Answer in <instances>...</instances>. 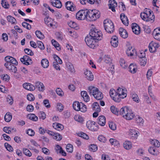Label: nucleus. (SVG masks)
Here are the masks:
<instances>
[{"label": "nucleus", "instance_id": "f257e3e1", "mask_svg": "<svg viewBox=\"0 0 160 160\" xmlns=\"http://www.w3.org/2000/svg\"><path fill=\"white\" fill-rule=\"evenodd\" d=\"M88 90L89 94L92 95L96 99L101 100L103 98V94L98 88L91 86L88 88Z\"/></svg>", "mask_w": 160, "mask_h": 160}, {"label": "nucleus", "instance_id": "f03ea898", "mask_svg": "<svg viewBox=\"0 0 160 160\" xmlns=\"http://www.w3.org/2000/svg\"><path fill=\"white\" fill-rule=\"evenodd\" d=\"M87 13L86 14V19L91 21H95L99 18L100 12L96 10L85 9Z\"/></svg>", "mask_w": 160, "mask_h": 160}, {"label": "nucleus", "instance_id": "7ed1b4c3", "mask_svg": "<svg viewBox=\"0 0 160 160\" xmlns=\"http://www.w3.org/2000/svg\"><path fill=\"white\" fill-rule=\"evenodd\" d=\"M140 16L143 20L146 21H151L154 19L153 13H152L149 9H148L144 12H141Z\"/></svg>", "mask_w": 160, "mask_h": 160}, {"label": "nucleus", "instance_id": "20e7f679", "mask_svg": "<svg viewBox=\"0 0 160 160\" xmlns=\"http://www.w3.org/2000/svg\"><path fill=\"white\" fill-rule=\"evenodd\" d=\"M89 35L98 41L102 38V34L101 32L95 28H92L89 32Z\"/></svg>", "mask_w": 160, "mask_h": 160}, {"label": "nucleus", "instance_id": "39448f33", "mask_svg": "<svg viewBox=\"0 0 160 160\" xmlns=\"http://www.w3.org/2000/svg\"><path fill=\"white\" fill-rule=\"evenodd\" d=\"M103 24L104 29L107 32L110 33L113 32L114 30V26L111 20L108 19L104 20Z\"/></svg>", "mask_w": 160, "mask_h": 160}, {"label": "nucleus", "instance_id": "423d86ee", "mask_svg": "<svg viewBox=\"0 0 160 160\" xmlns=\"http://www.w3.org/2000/svg\"><path fill=\"white\" fill-rule=\"evenodd\" d=\"M85 41L87 45L91 48L94 49L97 45L98 41L90 35L85 38Z\"/></svg>", "mask_w": 160, "mask_h": 160}, {"label": "nucleus", "instance_id": "0eeeda50", "mask_svg": "<svg viewBox=\"0 0 160 160\" xmlns=\"http://www.w3.org/2000/svg\"><path fill=\"white\" fill-rule=\"evenodd\" d=\"M116 96L118 98H124L127 96V90L125 88L118 87L116 90L115 93Z\"/></svg>", "mask_w": 160, "mask_h": 160}, {"label": "nucleus", "instance_id": "6e6552de", "mask_svg": "<svg viewBox=\"0 0 160 160\" xmlns=\"http://www.w3.org/2000/svg\"><path fill=\"white\" fill-rule=\"evenodd\" d=\"M86 11L85 9L79 10L76 14V18L79 20H82L86 18Z\"/></svg>", "mask_w": 160, "mask_h": 160}, {"label": "nucleus", "instance_id": "1a4fd4ad", "mask_svg": "<svg viewBox=\"0 0 160 160\" xmlns=\"http://www.w3.org/2000/svg\"><path fill=\"white\" fill-rule=\"evenodd\" d=\"M20 61L22 63L27 65H30L32 63L31 59L28 55L24 56L23 58H20Z\"/></svg>", "mask_w": 160, "mask_h": 160}, {"label": "nucleus", "instance_id": "9d476101", "mask_svg": "<svg viewBox=\"0 0 160 160\" xmlns=\"http://www.w3.org/2000/svg\"><path fill=\"white\" fill-rule=\"evenodd\" d=\"M159 46L158 43L153 41L149 43L148 46L150 52H155Z\"/></svg>", "mask_w": 160, "mask_h": 160}, {"label": "nucleus", "instance_id": "9b49d317", "mask_svg": "<svg viewBox=\"0 0 160 160\" xmlns=\"http://www.w3.org/2000/svg\"><path fill=\"white\" fill-rule=\"evenodd\" d=\"M87 128L89 129L92 131H97L98 129L97 126L96 125L95 122H94L89 121H88L86 123Z\"/></svg>", "mask_w": 160, "mask_h": 160}, {"label": "nucleus", "instance_id": "f8f14e48", "mask_svg": "<svg viewBox=\"0 0 160 160\" xmlns=\"http://www.w3.org/2000/svg\"><path fill=\"white\" fill-rule=\"evenodd\" d=\"M126 53L128 56H132L137 55L136 50L132 46H129L126 51Z\"/></svg>", "mask_w": 160, "mask_h": 160}, {"label": "nucleus", "instance_id": "ddd939ff", "mask_svg": "<svg viewBox=\"0 0 160 160\" xmlns=\"http://www.w3.org/2000/svg\"><path fill=\"white\" fill-rule=\"evenodd\" d=\"M109 8L113 12H115V8L117 6V2L115 0H109Z\"/></svg>", "mask_w": 160, "mask_h": 160}, {"label": "nucleus", "instance_id": "4468645a", "mask_svg": "<svg viewBox=\"0 0 160 160\" xmlns=\"http://www.w3.org/2000/svg\"><path fill=\"white\" fill-rule=\"evenodd\" d=\"M131 109L127 107H124L121 108L119 112V114L122 116L124 118Z\"/></svg>", "mask_w": 160, "mask_h": 160}, {"label": "nucleus", "instance_id": "2eb2a0df", "mask_svg": "<svg viewBox=\"0 0 160 160\" xmlns=\"http://www.w3.org/2000/svg\"><path fill=\"white\" fill-rule=\"evenodd\" d=\"M4 66L10 71L15 72L17 70L16 67L10 62H6L4 64Z\"/></svg>", "mask_w": 160, "mask_h": 160}, {"label": "nucleus", "instance_id": "dca6fc26", "mask_svg": "<svg viewBox=\"0 0 160 160\" xmlns=\"http://www.w3.org/2000/svg\"><path fill=\"white\" fill-rule=\"evenodd\" d=\"M132 28L133 32L136 34L138 35L140 32L139 26L136 23H133L132 25Z\"/></svg>", "mask_w": 160, "mask_h": 160}, {"label": "nucleus", "instance_id": "f3484780", "mask_svg": "<svg viewBox=\"0 0 160 160\" xmlns=\"http://www.w3.org/2000/svg\"><path fill=\"white\" fill-rule=\"evenodd\" d=\"M5 60L6 62H10V63L13 65H17L18 64V62L13 57L7 56L5 57Z\"/></svg>", "mask_w": 160, "mask_h": 160}, {"label": "nucleus", "instance_id": "a211bd4d", "mask_svg": "<svg viewBox=\"0 0 160 160\" xmlns=\"http://www.w3.org/2000/svg\"><path fill=\"white\" fill-rule=\"evenodd\" d=\"M116 91H115L114 89H111L110 90L109 93L110 95L112 97V99L116 102H119L120 100L121 99L118 98L117 96H116L115 93Z\"/></svg>", "mask_w": 160, "mask_h": 160}, {"label": "nucleus", "instance_id": "6ab92c4d", "mask_svg": "<svg viewBox=\"0 0 160 160\" xmlns=\"http://www.w3.org/2000/svg\"><path fill=\"white\" fill-rule=\"evenodd\" d=\"M111 44L112 46L114 47H117L118 44V39L116 36H113L111 38Z\"/></svg>", "mask_w": 160, "mask_h": 160}, {"label": "nucleus", "instance_id": "aec40b11", "mask_svg": "<svg viewBox=\"0 0 160 160\" xmlns=\"http://www.w3.org/2000/svg\"><path fill=\"white\" fill-rule=\"evenodd\" d=\"M129 133V136L131 137L137 138L138 136L139 132L135 129H130Z\"/></svg>", "mask_w": 160, "mask_h": 160}, {"label": "nucleus", "instance_id": "412c9836", "mask_svg": "<svg viewBox=\"0 0 160 160\" xmlns=\"http://www.w3.org/2000/svg\"><path fill=\"white\" fill-rule=\"evenodd\" d=\"M23 87L25 89L31 91H33L35 89L34 86L29 83H24L23 84Z\"/></svg>", "mask_w": 160, "mask_h": 160}, {"label": "nucleus", "instance_id": "4be33fe9", "mask_svg": "<svg viewBox=\"0 0 160 160\" xmlns=\"http://www.w3.org/2000/svg\"><path fill=\"white\" fill-rule=\"evenodd\" d=\"M98 124L101 126H104L106 123V118L103 116H99L97 119Z\"/></svg>", "mask_w": 160, "mask_h": 160}, {"label": "nucleus", "instance_id": "5701e85b", "mask_svg": "<svg viewBox=\"0 0 160 160\" xmlns=\"http://www.w3.org/2000/svg\"><path fill=\"white\" fill-rule=\"evenodd\" d=\"M120 17L123 23L125 25L128 26V21L127 16L124 13H122L121 14Z\"/></svg>", "mask_w": 160, "mask_h": 160}, {"label": "nucleus", "instance_id": "b1692460", "mask_svg": "<svg viewBox=\"0 0 160 160\" xmlns=\"http://www.w3.org/2000/svg\"><path fill=\"white\" fill-rule=\"evenodd\" d=\"M119 34L120 36L124 38H126L128 37V33L126 31L122 28H120L119 29Z\"/></svg>", "mask_w": 160, "mask_h": 160}, {"label": "nucleus", "instance_id": "393cba45", "mask_svg": "<svg viewBox=\"0 0 160 160\" xmlns=\"http://www.w3.org/2000/svg\"><path fill=\"white\" fill-rule=\"evenodd\" d=\"M84 73L86 75V77L88 80L90 81L93 80V75L90 71L86 70L85 72Z\"/></svg>", "mask_w": 160, "mask_h": 160}, {"label": "nucleus", "instance_id": "a878e982", "mask_svg": "<svg viewBox=\"0 0 160 160\" xmlns=\"http://www.w3.org/2000/svg\"><path fill=\"white\" fill-rule=\"evenodd\" d=\"M51 2L53 6L57 8H61L62 5L61 1L59 0H52Z\"/></svg>", "mask_w": 160, "mask_h": 160}, {"label": "nucleus", "instance_id": "bb28decb", "mask_svg": "<svg viewBox=\"0 0 160 160\" xmlns=\"http://www.w3.org/2000/svg\"><path fill=\"white\" fill-rule=\"evenodd\" d=\"M35 87L40 91L42 92L44 90V86L43 84L39 82H36Z\"/></svg>", "mask_w": 160, "mask_h": 160}, {"label": "nucleus", "instance_id": "cd10ccee", "mask_svg": "<svg viewBox=\"0 0 160 160\" xmlns=\"http://www.w3.org/2000/svg\"><path fill=\"white\" fill-rule=\"evenodd\" d=\"M81 94L84 101L87 102L89 101L90 98L87 92L85 91H82Z\"/></svg>", "mask_w": 160, "mask_h": 160}, {"label": "nucleus", "instance_id": "c85d7f7f", "mask_svg": "<svg viewBox=\"0 0 160 160\" xmlns=\"http://www.w3.org/2000/svg\"><path fill=\"white\" fill-rule=\"evenodd\" d=\"M130 97L133 100L137 103H138L140 101V99L138 95L134 92H132L130 94Z\"/></svg>", "mask_w": 160, "mask_h": 160}, {"label": "nucleus", "instance_id": "c756f323", "mask_svg": "<svg viewBox=\"0 0 160 160\" xmlns=\"http://www.w3.org/2000/svg\"><path fill=\"white\" fill-rule=\"evenodd\" d=\"M52 126L54 128L59 131L62 130L64 128L63 125L57 122L53 123Z\"/></svg>", "mask_w": 160, "mask_h": 160}, {"label": "nucleus", "instance_id": "7c9ffc66", "mask_svg": "<svg viewBox=\"0 0 160 160\" xmlns=\"http://www.w3.org/2000/svg\"><path fill=\"white\" fill-rule=\"evenodd\" d=\"M82 103L79 102L78 101H75L73 103V109L76 111H78L80 110L79 108V107L82 106Z\"/></svg>", "mask_w": 160, "mask_h": 160}, {"label": "nucleus", "instance_id": "2f4dec72", "mask_svg": "<svg viewBox=\"0 0 160 160\" xmlns=\"http://www.w3.org/2000/svg\"><path fill=\"white\" fill-rule=\"evenodd\" d=\"M134 114L133 112L130 110L128 114L126 115V116H125L124 118L128 120H131L134 117Z\"/></svg>", "mask_w": 160, "mask_h": 160}, {"label": "nucleus", "instance_id": "473e14b6", "mask_svg": "<svg viewBox=\"0 0 160 160\" xmlns=\"http://www.w3.org/2000/svg\"><path fill=\"white\" fill-rule=\"evenodd\" d=\"M92 109L93 110L100 112L101 108L100 107L99 103L97 102H94L92 105Z\"/></svg>", "mask_w": 160, "mask_h": 160}, {"label": "nucleus", "instance_id": "72a5a7b5", "mask_svg": "<svg viewBox=\"0 0 160 160\" xmlns=\"http://www.w3.org/2000/svg\"><path fill=\"white\" fill-rule=\"evenodd\" d=\"M41 64L43 68H47L49 66V62L48 59L44 58L42 60Z\"/></svg>", "mask_w": 160, "mask_h": 160}, {"label": "nucleus", "instance_id": "f704fd0d", "mask_svg": "<svg viewBox=\"0 0 160 160\" xmlns=\"http://www.w3.org/2000/svg\"><path fill=\"white\" fill-rule=\"evenodd\" d=\"M67 68L71 72L73 73L75 72V69L72 64L70 62H68L66 63Z\"/></svg>", "mask_w": 160, "mask_h": 160}, {"label": "nucleus", "instance_id": "c9c22d12", "mask_svg": "<svg viewBox=\"0 0 160 160\" xmlns=\"http://www.w3.org/2000/svg\"><path fill=\"white\" fill-rule=\"evenodd\" d=\"M123 147L127 150L130 149L132 147L131 142L128 141H125L123 143Z\"/></svg>", "mask_w": 160, "mask_h": 160}, {"label": "nucleus", "instance_id": "e433bc0d", "mask_svg": "<svg viewBox=\"0 0 160 160\" xmlns=\"http://www.w3.org/2000/svg\"><path fill=\"white\" fill-rule=\"evenodd\" d=\"M3 130L5 132L10 134L12 132V131L15 132L16 130L14 128H11L9 127H5L3 128Z\"/></svg>", "mask_w": 160, "mask_h": 160}, {"label": "nucleus", "instance_id": "4c0bfd02", "mask_svg": "<svg viewBox=\"0 0 160 160\" xmlns=\"http://www.w3.org/2000/svg\"><path fill=\"white\" fill-rule=\"evenodd\" d=\"M129 71L132 73H134L136 72L137 70V66L133 64H131L129 67Z\"/></svg>", "mask_w": 160, "mask_h": 160}, {"label": "nucleus", "instance_id": "58836bf2", "mask_svg": "<svg viewBox=\"0 0 160 160\" xmlns=\"http://www.w3.org/2000/svg\"><path fill=\"white\" fill-rule=\"evenodd\" d=\"M12 119V115L11 114L8 112L6 113L4 116V120L5 121L7 122H9Z\"/></svg>", "mask_w": 160, "mask_h": 160}, {"label": "nucleus", "instance_id": "ea45409f", "mask_svg": "<svg viewBox=\"0 0 160 160\" xmlns=\"http://www.w3.org/2000/svg\"><path fill=\"white\" fill-rule=\"evenodd\" d=\"M51 18L48 17H45L44 19L45 23L48 27H51L52 26V24L51 22Z\"/></svg>", "mask_w": 160, "mask_h": 160}, {"label": "nucleus", "instance_id": "a19ab883", "mask_svg": "<svg viewBox=\"0 0 160 160\" xmlns=\"http://www.w3.org/2000/svg\"><path fill=\"white\" fill-rule=\"evenodd\" d=\"M111 111L114 114L118 115L119 114V111L116 107L114 106H112L110 108Z\"/></svg>", "mask_w": 160, "mask_h": 160}, {"label": "nucleus", "instance_id": "79ce46f5", "mask_svg": "<svg viewBox=\"0 0 160 160\" xmlns=\"http://www.w3.org/2000/svg\"><path fill=\"white\" fill-rule=\"evenodd\" d=\"M35 34L37 37L40 39H42L44 38L43 34L40 31H36Z\"/></svg>", "mask_w": 160, "mask_h": 160}, {"label": "nucleus", "instance_id": "37998d69", "mask_svg": "<svg viewBox=\"0 0 160 160\" xmlns=\"http://www.w3.org/2000/svg\"><path fill=\"white\" fill-rule=\"evenodd\" d=\"M51 41L52 44L56 48V49L58 50L59 51L61 49V48L58 43L54 39L52 40Z\"/></svg>", "mask_w": 160, "mask_h": 160}, {"label": "nucleus", "instance_id": "c03bdc74", "mask_svg": "<svg viewBox=\"0 0 160 160\" xmlns=\"http://www.w3.org/2000/svg\"><path fill=\"white\" fill-rule=\"evenodd\" d=\"M73 3L70 1H68L66 2L65 3V5L66 8L70 11H74V8H70V7L72 5Z\"/></svg>", "mask_w": 160, "mask_h": 160}, {"label": "nucleus", "instance_id": "a18cd8bd", "mask_svg": "<svg viewBox=\"0 0 160 160\" xmlns=\"http://www.w3.org/2000/svg\"><path fill=\"white\" fill-rule=\"evenodd\" d=\"M75 120L80 122H82L83 121V118L79 115H76L74 116Z\"/></svg>", "mask_w": 160, "mask_h": 160}, {"label": "nucleus", "instance_id": "49530a36", "mask_svg": "<svg viewBox=\"0 0 160 160\" xmlns=\"http://www.w3.org/2000/svg\"><path fill=\"white\" fill-rule=\"evenodd\" d=\"M120 64L121 66L123 68L128 67V65L127 63L123 58H121L120 60Z\"/></svg>", "mask_w": 160, "mask_h": 160}, {"label": "nucleus", "instance_id": "de8ad7c7", "mask_svg": "<svg viewBox=\"0 0 160 160\" xmlns=\"http://www.w3.org/2000/svg\"><path fill=\"white\" fill-rule=\"evenodd\" d=\"M7 19L9 22L12 24H15L16 22V19L11 16H8L7 17Z\"/></svg>", "mask_w": 160, "mask_h": 160}, {"label": "nucleus", "instance_id": "09e8293b", "mask_svg": "<svg viewBox=\"0 0 160 160\" xmlns=\"http://www.w3.org/2000/svg\"><path fill=\"white\" fill-rule=\"evenodd\" d=\"M23 152L26 156L30 157L32 156V154L30 151L26 148H23Z\"/></svg>", "mask_w": 160, "mask_h": 160}, {"label": "nucleus", "instance_id": "8fccbe9b", "mask_svg": "<svg viewBox=\"0 0 160 160\" xmlns=\"http://www.w3.org/2000/svg\"><path fill=\"white\" fill-rule=\"evenodd\" d=\"M1 78L3 80L8 81L9 80L10 77L7 74H3L1 75Z\"/></svg>", "mask_w": 160, "mask_h": 160}, {"label": "nucleus", "instance_id": "3c124183", "mask_svg": "<svg viewBox=\"0 0 160 160\" xmlns=\"http://www.w3.org/2000/svg\"><path fill=\"white\" fill-rule=\"evenodd\" d=\"M151 143L154 146L159 147L160 146L159 142L156 139L152 140L151 141Z\"/></svg>", "mask_w": 160, "mask_h": 160}, {"label": "nucleus", "instance_id": "603ef678", "mask_svg": "<svg viewBox=\"0 0 160 160\" xmlns=\"http://www.w3.org/2000/svg\"><path fill=\"white\" fill-rule=\"evenodd\" d=\"M147 61L146 58H140L139 61L140 65L142 66H144L146 64Z\"/></svg>", "mask_w": 160, "mask_h": 160}, {"label": "nucleus", "instance_id": "864d4df0", "mask_svg": "<svg viewBox=\"0 0 160 160\" xmlns=\"http://www.w3.org/2000/svg\"><path fill=\"white\" fill-rule=\"evenodd\" d=\"M66 150L68 152H72L73 150V148L72 145L70 144H68L67 145L66 147Z\"/></svg>", "mask_w": 160, "mask_h": 160}, {"label": "nucleus", "instance_id": "5fc2aeb1", "mask_svg": "<svg viewBox=\"0 0 160 160\" xmlns=\"http://www.w3.org/2000/svg\"><path fill=\"white\" fill-rule=\"evenodd\" d=\"M37 45L38 48L41 50H43L45 49V47L43 43L41 41H38L37 42Z\"/></svg>", "mask_w": 160, "mask_h": 160}, {"label": "nucleus", "instance_id": "6e6d98bb", "mask_svg": "<svg viewBox=\"0 0 160 160\" xmlns=\"http://www.w3.org/2000/svg\"><path fill=\"white\" fill-rule=\"evenodd\" d=\"M109 142L112 145L114 146H118L119 144V142L116 139L111 138L109 140Z\"/></svg>", "mask_w": 160, "mask_h": 160}, {"label": "nucleus", "instance_id": "4d7b16f0", "mask_svg": "<svg viewBox=\"0 0 160 160\" xmlns=\"http://www.w3.org/2000/svg\"><path fill=\"white\" fill-rule=\"evenodd\" d=\"M2 5L5 8L8 9L9 8V5L8 2L5 0H2Z\"/></svg>", "mask_w": 160, "mask_h": 160}, {"label": "nucleus", "instance_id": "13d9d810", "mask_svg": "<svg viewBox=\"0 0 160 160\" xmlns=\"http://www.w3.org/2000/svg\"><path fill=\"white\" fill-rule=\"evenodd\" d=\"M89 149L91 151L95 152L98 150V147L96 145L91 144L90 146Z\"/></svg>", "mask_w": 160, "mask_h": 160}, {"label": "nucleus", "instance_id": "bf43d9fd", "mask_svg": "<svg viewBox=\"0 0 160 160\" xmlns=\"http://www.w3.org/2000/svg\"><path fill=\"white\" fill-rule=\"evenodd\" d=\"M28 117L29 119L33 121H36L38 119V117L33 114H31L29 115Z\"/></svg>", "mask_w": 160, "mask_h": 160}, {"label": "nucleus", "instance_id": "052dcab7", "mask_svg": "<svg viewBox=\"0 0 160 160\" xmlns=\"http://www.w3.org/2000/svg\"><path fill=\"white\" fill-rule=\"evenodd\" d=\"M78 135L79 137L86 139H88L89 138V137L86 133L83 132L78 133Z\"/></svg>", "mask_w": 160, "mask_h": 160}, {"label": "nucleus", "instance_id": "680f3d73", "mask_svg": "<svg viewBox=\"0 0 160 160\" xmlns=\"http://www.w3.org/2000/svg\"><path fill=\"white\" fill-rule=\"evenodd\" d=\"M53 58L55 59L54 62H57V63L59 64H62V60L57 55H54L53 56Z\"/></svg>", "mask_w": 160, "mask_h": 160}, {"label": "nucleus", "instance_id": "e2e57ef3", "mask_svg": "<svg viewBox=\"0 0 160 160\" xmlns=\"http://www.w3.org/2000/svg\"><path fill=\"white\" fill-rule=\"evenodd\" d=\"M4 146L7 150L10 152H12L13 151V149L12 147L8 143H5Z\"/></svg>", "mask_w": 160, "mask_h": 160}, {"label": "nucleus", "instance_id": "0e129e2a", "mask_svg": "<svg viewBox=\"0 0 160 160\" xmlns=\"http://www.w3.org/2000/svg\"><path fill=\"white\" fill-rule=\"evenodd\" d=\"M152 85H150L148 86V92L149 94L151 97H152V98H155V96L153 95L152 92Z\"/></svg>", "mask_w": 160, "mask_h": 160}, {"label": "nucleus", "instance_id": "69168bd1", "mask_svg": "<svg viewBox=\"0 0 160 160\" xmlns=\"http://www.w3.org/2000/svg\"><path fill=\"white\" fill-rule=\"evenodd\" d=\"M148 151L150 153L153 155H155L156 154V149L153 147H150L148 149Z\"/></svg>", "mask_w": 160, "mask_h": 160}, {"label": "nucleus", "instance_id": "338daca9", "mask_svg": "<svg viewBox=\"0 0 160 160\" xmlns=\"http://www.w3.org/2000/svg\"><path fill=\"white\" fill-rule=\"evenodd\" d=\"M22 26L30 30L31 28V26L29 23L26 22H23L22 23Z\"/></svg>", "mask_w": 160, "mask_h": 160}, {"label": "nucleus", "instance_id": "774afa93", "mask_svg": "<svg viewBox=\"0 0 160 160\" xmlns=\"http://www.w3.org/2000/svg\"><path fill=\"white\" fill-rule=\"evenodd\" d=\"M104 60L105 62L107 63H109L111 61V59L108 56H105L104 58Z\"/></svg>", "mask_w": 160, "mask_h": 160}]
</instances>
